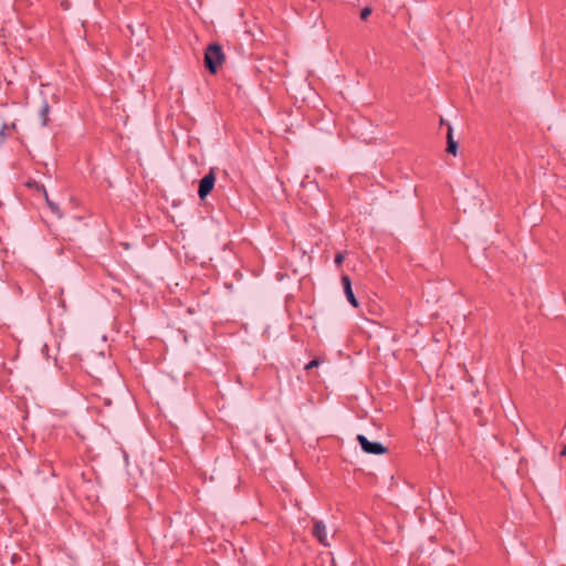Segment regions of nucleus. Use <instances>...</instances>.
<instances>
[{
  "instance_id": "1a4fd4ad",
  "label": "nucleus",
  "mask_w": 566,
  "mask_h": 566,
  "mask_svg": "<svg viewBox=\"0 0 566 566\" xmlns=\"http://www.w3.org/2000/svg\"><path fill=\"white\" fill-rule=\"evenodd\" d=\"M50 112V105L48 104V102H44L41 109H40V116L42 118V124L43 125H46L49 118H48V114Z\"/></svg>"
},
{
  "instance_id": "9b49d317",
  "label": "nucleus",
  "mask_w": 566,
  "mask_h": 566,
  "mask_svg": "<svg viewBox=\"0 0 566 566\" xmlns=\"http://www.w3.org/2000/svg\"><path fill=\"white\" fill-rule=\"evenodd\" d=\"M371 13V9L366 7L360 12V19L366 20Z\"/></svg>"
},
{
  "instance_id": "f257e3e1",
  "label": "nucleus",
  "mask_w": 566,
  "mask_h": 566,
  "mask_svg": "<svg viewBox=\"0 0 566 566\" xmlns=\"http://www.w3.org/2000/svg\"><path fill=\"white\" fill-rule=\"evenodd\" d=\"M226 56L222 48L218 43L209 44L205 50V66L211 74H216L218 69L224 63Z\"/></svg>"
},
{
  "instance_id": "0eeeda50",
  "label": "nucleus",
  "mask_w": 566,
  "mask_h": 566,
  "mask_svg": "<svg viewBox=\"0 0 566 566\" xmlns=\"http://www.w3.org/2000/svg\"><path fill=\"white\" fill-rule=\"evenodd\" d=\"M41 189H42V192H43V195H44L45 201H46V203H48L49 208L51 209V211H52L53 213H55L59 218H62V216H63V214H62V212H61L60 207H59L55 202H53L52 200H50V198H49V195H48V192H46L45 187H44V186H41Z\"/></svg>"
},
{
  "instance_id": "7ed1b4c3",
  "label": "nucleus",
  "mask_w": 566,
  "mask_h": 566,
  "mask_svg": "<svg viewBox=\"0 0 566 566\" xmlns=\"http://www.w3.org/2000/svg\"><path fill=\"white\" fill-rule=\"evenodd\" d=\"M216 182V175L211 169L199 182L198 195L203 200L213 189Z\"/></svg>"
},
{
  "instance_id": "ddd939ff",
  "label": "nucleus",
  "mask_w": 566,
  "mask_h": 566,
  "mask_svg": "<svg viewBox=\"0 0 566 566\" xmlns=\"http://www.w3.org/2000/svg\"><path fill=\"white\" fill-rule=\"evenodd\" d=\"M27 186L31 187V188H35L38 191H42V189H41L42 185L38 184L36 181L28 182Z\"/></svg>"
},
{
  "instance_id": "39448f33",
  "label": "nucleus",
  "mask_w": 566,
  "mask_h": 566,
  "mask_svg": "<svg viewBox=\"0 0 566 566\" xmlns=\"http://www.w3.org/2000/svg\"><path fill=\"white\" fill-rule=\"evenodd\" d=\"M342 284H343V287H344V293L346 295V298L347 301L354 306V307H358V301L353 292V287H352V280L348 275H343L342 276Z\"/></svg>"
},
{
  "instance_id": "9d476101",
  "label": "nucleus",
  "mask_w": 566,
  "mask_h": 566,
  "mask_svg": "<svg viewBox=\"0 0 566 566\" xmlns=\"http://www.w3.org/2000/svg\"><path fill=\"white\" fill-rule=\"evenodd\" d=\"M322 363H323V360H322V359H319V358H314V359H312L308 364H306V365H305V369H306V370H310V369H312V368H314V367L319 366Z\"/></svg>"
},
{
  "instance_id": "f8f14e48",
  "label": "nucleus",
  "mask_w": 566,
  "mask_h": 566,
  "mask_svg": "<svg viewBox=\"0 0 566 566\" xmlns=\"http://www.w3.org/2000/svg\"><path fill=\"white\" fill-rule=\"evenodd\" d=\"M344 259H345V254L339 252L335 255V263L336 265L340 266L342 263L344 262Z\"/></svg>"
},
{
  "instance_id": "4468645a",
  "label": "nucleus",
  "mask_w": 566,
  "mask_h": 566,
  "mask_svg": "<svg viewBox=\"0 0 566 566\" xmlns=\"http://www.w3.org/2000/svg\"><path fill=\"white\" fill-rule=\"evenodd\" d=\"M560 455L562 457H565L566 455V444L563 447L562 451H560Z\"/></svg>"
},
{
  "instance_id": "20e7f679",
  "label": "nucleus",
  "mask_w": 566,
  "mask_h": 566,
  "mask_svg": "<svg viewBox=\"0 0 566 566\" xmlns=\"http://www.w3.org/2000/svg\"><path fill=\"white\" fill-rule=\"evenodd\" d=\"M312 534L319 542V544L324 546H329V543L327 541L326 526L322 521L314 520Z\"/></svg>"
},
{
  "instance_id": "f03ea898",
  "label": "nucleus",
  "mask_w": 566,
  "mask_h": 566,
  "mask_svg": "<svg viewBox=\"0 0 566 566\" xmlns=\"http://www.w3.org/2000/svg\"><path fill=\"white\" fill-rule=\"evenodd\" d=\"M357 441L361 450L369 454H384L387 452V448L380 442L369 441L364 434L357 436Z\"/></svg>"
},
{
  "instance_id": "6e6552de",
  "label": "nucleus",
  "mask_w": 566,
  "mask_h": 566,
  "mask_svg": "<svg viewBox=\"0 0 566 566\" xmlns=\"http://www.w3.org/2000/svg\"><path fill=\"white\" fill-rule=\"evenodd\" d=\"M13 130H15L14 124H3L0 129V144H3L7 137L11 136Z\"/></svg>"
},
{
  "instance_id": "423d86ee",
  "label": "nucleus",
  "mask_w": 566,
  "mask_h": 566,
  "mask_svg": "<svg viewBox=\"0 0 566 566\" xmlns=\"http://www.w3.org/2000/svg\"><path fill=\"white\" fill-rule=\"evenodd\" d=\"M452 127L450 125H448V134H447V139H448V144H447V151L449 154H452V155H457V149H458V144L457 142L453 139V136H452Z\"/></svg>"
}]
</instances>
